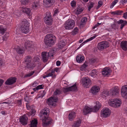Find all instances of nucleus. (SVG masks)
I'll return each mask as SVG.
<instances>
[{
  "mask_svg": "<svg viewBox=\"0 0 127 127\" xmlns=\"http://www.w3.org/2000/svg\"><path fill=\"white\" fill-rule=\"evenodd\" d=\"M49 112V109L45 108L43 109L39 113L40 118L42 120L43 125L44 127H47L52 123V120L50 118L48 117Z\"/></svg>",
  "mask_w": 127,
  "mask_h": 127,
  "instance_id": "nucleus-1",
  "label": "nucleus"
},
{
  "mask_svg": "<svg viewBox=\"0 0 127 127\" xmlns=\"http://www.w3.org/2000/svg\"><path fill=\"white\" fill-rule=\"evenodd\" d=\"M96 105L93 108H90L88 106H85L83 110V113L85 115L92 112H96L101 107V103L98 101L96 102Z\"/></svg>",
  "mask_w": 127,
  "mask_h": 127,
  "instance_id": "nucleus-2",
  "label": "nucleus"
},
{
  "mask_svg": "<svg viewBox=\"0 0 127 127\" xmlns=\"http://www.w3.org/2000/svg\"><path fill=\"white\" fill-rule=\"evenodd\" d=\"M56 40L55 36L52 34H48L45 37L44 42L45 45L50 46L54 44Z\"/></svg>",
  "mask_w": 127,
  "mask_h": 127,
  "instance_id": "nucleus-3",
  "label": "nucleus"
},
{
  "mask_svg": "<svg viewBox=\"0 0 127 127\" xmlns=\"http://www.w3.org/2000/svg\"><path fill=\"white\" fill-rule=\"evenodd\" d=\"M27 20H23L22 22L21 25V30L22 32L27 33L29 31V23Z\"/></svg>",
  "mask_w": 127,
  "mask_h": 127,
  "instance_id": "nucleus-4",
  "label": "nucleus"
},
{
  "mask_svg": "<svg viewBox=\"0 0 127 127\" xmlns=\"http://www.w3.org/2000/svg\"><path fill=\"white\" fill-rule=\"evenodd\" d=\"M75 25L74 21L72 19H68L65 22L64 27L66 30L73 29Z\"/></svg>",
  "mask_w": 127,
  "mask_h": 127,
  "instance_id": "nucleus-5",
  "label": "nucleus"
},
{
  "mask_svg": "<svg viewBox=\"0 0 127 127\" xmlns=\"http://www.w3.org/2000/svg\"><path fill=\"white\" fill-rule=\"evenodd\" d=\"M109 105L112 106L116 108L120 106L121 104V100L119 99H111L109 102Z\"/></svg>",
  "mask_w": 127,
  "mask_h": 127,
  "instance_id": "nucleus-6",
  "label": "nucleus"
},
{
  "mask_svg": "<svg viewBox=\"0 0 127 127\" xmlns=\"http://www.w3.org/2000/svg\"><path fill=\"white\" fill-rule=\"evenodd\" d=\"M51 14V13L49 12H47L46 16L44 18V22L48 25H50L52 24V19Z\"/></svg>",
  "mask_w": 127,
  "mask_h": 127,
  "instance_id": "nucleus-7",
  "label": "nucleus"
},
{
  "mask_svg": "<svg viewBox=\"0 0 127 127\" xmlns=\"http://www.w3.org/2000/svg\"><path fill=\"white\" fill-rule=\"evenodd\" d=\"M58 100V97H57L53 96L48 99L47 102L50 106H55L56 105L55 103L57 102Z\"/></svg>",
  "mask_w": 127,
  "mask_h": 127,
  "instance_id": "nucleus-8",
  "label": "nucleus"
},
{
  "mask_svg": "<svg viewBox=\"0 0 127 127\" xmlns=\"http://www.w3.org/2000/svg\"><path fill=\"white\" fill-rule=\"evenodd\" d=\"M108 43L106 41H103L101 42L98 44L97 47L98 49L101 51L108 47Z\"/></svg>",
  "mask_w": 127,
  "mask_h": 127,
  "instance_id": "nucleus-9",
  "label": "nucleus"
},
{
  "mask_svg": "<svg viewBox=\"0 0 127 127\" xmlns=\"http://www.w3.org/2000/svg\"><path fill=\"white\" fill-rule=\"evenodd\" d=\"M82 80V84L86 88H88L91 84V81L88 77L83 78Z\"/></svg>",
  "mask_w": 127,
  "mask_h": 127,
  "instance_id": "nucleus-10",
  "label": "nucleus"
},
{
  "mask_svg": "<svg viewBox=\"0 0 127 127\" xmlns=\"http://www.w3.org/2000/svg\"><path fill=\"white\" fill-rule=\"evenodd\" d=\"M109 91L110 96H117L119 95V90L117 87H115L112 88Z\"/></svg>",
  "mask_w": 127,
  "mask_h": 127,
  "instance_id": "nucleus-11",
  "label": "nucleus"
},
{
  "mask_svg": "<svg viewBox=\"0 0 127 127\" xmlns=\"http://www.w3.org/2000/svg\"><path fill=\"white\" fill-rule=\"evenodd\" d=\"M111 113V112L109 109L107 108H103L101 110V114L103 117L106 118L109 116Z\"/></svg>",
  "mask_w": 127,
  "mask_h": 127,
  "instance_id": "nucleus-12",
  "label": "nucleus"
},
{
  "mask_svg": "<svg viewBox=\"0 0 127 127\" xmlns=\"http://www.w3.org/2000/svg\"><path fill=\"white\" fill-rule=\"evenodd\" d=\"M121 93L122 96L126 99H127V85L123 86Z\"/></svg>",
  "mask_w": 127,
  "mask_h": 127,
  "instance_id": "nucleus-13",
  "label": "nucleus"
},
{
  "mask_svg": "<svg viewBox=\"0 0 127 127\" xmlns=\"http://www.w3.org/2000/svg\"><path fill=\"white\" fill-rule=\"evenodd\" d=\"M20 122L24 125H25L27 124L28 118L26 116L25 114H24L19 118Z\"/></svg>",
  "mask_w": 127,
  "mask_h": 127,
  "instance_id": "nucleus-14",
  "label": "nucleus"
},
{
  "mask_svg": "<svg viewBox=\"0 0 127 127\" xmlns=\"http://www.w3.org/2000/svg\"><path fill=\"white\" fill-rule=\"evenodd\" d=\"M16 79L15 77H11L7 79L5 82V84L7 85L13 84L16 81Z\"/></svg>",
  "mask_w": 127,
  "mask_h": 127,
  "instance_id": "nucleus-15",
  "label": "nucleus"
},
{
  "mask_svg": "<svg viewBox=\"0 0 127 127\" xmlns=\"http://www.w3.org/2000/svg\"><path fill=\"white\" fill-rule=\"evenodd\" d=\"M55 2V0H44V4L46 7L51 6L54 4Z\"/></svg>",
  "mask_w": 127,
  "mask_h": 127,
  "instance_id": "nucleus-16",
  "label": "nucleus"
},
{
  "mask_svg": "<svg viewBox=\"0 0 127 127\" xmlns=\"http://www.w3.org/2000/svg\"><path fill=\"white\" fill-rule=\"evenodd\" d=\"M25 46L26 49H31V48L33 47L32 42L29 41H27L25 42Z\"/></svg>",
  "mask_w": 127,
  "mask_h": 127,
  "instance_id": "nucleus-17",
  "label": "nucleus"
},
{
  "mask_svg": "<svg viewBox=\"0 0 127 127\" xmlns=\"http://www.w3.org/2000/svg\"><path fill=\"white\" fill-rule=\"evenodd\" d=\"M99 90V88L98 87L93 86L91 89V92L93 94L95 95L98 92Z\"/></svg>",
  "mask_w": 127,
  "mask_h": 127,
  "instance_id": "nucleus-18",
  "label": "nucleus"
},
{
  "mask_svg": "<svg viewBox=\"0 0 127 127\" xmlns=\"http://www.w3.org/2000/svg\"><path fill=\"white\" fill-rule=\"evenodd\" d=\"M21 10L23 13H25L28 15H29L31 11V10L30 8L25 7H22Z\"/></svg>",
  "mask_w": 127,
  "mask_h": 127,
  "instance_id": "nucleus-19",
  "label": "nucleus"
},
{
  "mask_svg": "<svg viewBox=\"0 0 127 127\" xmlns=\"http://www.w3.org/2000/svg\"><path fill=\"white\" fill-rule=\"evenodd\" d=\"M117 23L119 24H121V26L120 28L122 29L123 27L126 25H127V21H124L122 20H119L117 22Z\"/></svg>",
  "mask_w": 127,
  "mask_h": 127,
  "instance_id": "nucleus-20",
  "label": "nucleus"
},
{
  "mask_svg": "<svg viewBox=\"0 0 127 127\" xmlns=\"http://www.w3.org/2000/svg\"><path fill=\"white\" fill-rule=\"evenodd\" d=\"M46 54L47 53L45 52H42V59L44 63L46 62L48 59Z\"/></svg>",
  "mask_w": 127,
  "mask_h": 127,
  "instance_id": "nucleus-21",
  "label": "nucleus"
},
{
  "mask_svg": "<svg viewBox=\"0 0 127 127\" xmlns=\"http://www.w3.org/2000/svg\"><path fill=\"white\" fill-rule=\"evenodd\" d=\"M39 6V0H35L32 4V7L34 9H36Z\"/></svg>",
  "mask_w": 127,
  "mask_h": 127,
  "instance_id": "nucleus-22",
  "label": "nucleus"
},
{
  "mask_svg": "<svg viewBox=\"0 0 127 127\" xmlns=\"http://www.w3.org/2000/svg\"><path fill=\"white\" fill-rule=\"evenodd\" d=\"M121 46L122 49L125 51L127 50V41H122L121 43Z\"/></svg>",
  "mask_w": 127,
  "mask_h": 127,
  "instance_id": "nucleus-23",
  "label": "nucleus"
},
{
  "mask_svg": "<svg viewBox=\"0 0 127 127\" xmlns=\"http://www.w3.org/2000/svg\"><path fill=\"white\" fill-rule=\"evenodd\" d=\"M76 61L78 63H81L84 60V57L81 56V55H79L76 58Z\"/></svg>",
  "mask_w": 127,
  "mask_h": 127,
  "instance_id": "nucleus-24",
  "label": "nucleus"
},
{
  "mask_svg": "<svg viewBox=\"0 0 127 127\" xmlns=\"http://www.w3.org/2000/svg\"><path fill=\"white\" fill-rule=\"evenodd\" d=\"M81 121L80 119L75 121L72 126V127H79L81 124Z\"/></svg>",
  "mask_w": 127,
  "mask_h": 127,
  "instance_id": "nucleus-25",
  "label": "nucleus"
},
{
  "mask_svg": "<svg viewBox=\"0 0 127 127\" xmlns=\"http://www.w3.org/2000/svg\"><path fill=\"white\" fill-rule=\"evenodd\" d=\"M16 51L17 53L21 54L24 53V49L23 48H21L18 47L16 48Z\"/></svg>",
  "mask_w": 127,
  "mask_h": 127,
  "instance_id": "nucleus-26",
  "label": "nucleus"
},
{
  "mask_svg": "<svg viewBox=\"0 0 127 127\" xmlns=\"http://www.w3.org/2000/svg\"><path fill=\"white\" fill-rule=\"evenodd\" d=\"M37 124V120L34 119L31 122L30 127H36Z\"/></svg>",
  "mask_w": 127,
  "mask_h": 127,
  "instance_id": "nucleus-27",
  "label": "nucleus"
},
{
  "mask_svg": "<svg viewBox=\"0 0 127 127\" xmlns=\"http://www.w3.org/2000/svg\"><path fill=\"white\" fill-rule=\"evenodd\" d=\"M35 65L32 62L30 63H27L26 67L27 68H33L35 67Z\"/></svg>",
  "mask_w": 127,
  "mask_h": 127,
  "instance_id": "nucleus-28",
  "label": "nucleus"
},
{
  "mask_svg": "<svg viewBox=\"0 0 127 127\" xmlns=\"http://www.w3.org/2000/svg\"><path fill=\"white\" fill-rule=\"evenodd\" d=\"M68 117L69 120L72 121L75 117V113L73 112L70 113L69 114Z\"/></svg>",
  "mask_w": 127,
  "mask_h": 127,
  "instance_id": "nucleus-29",
  "label": "nucleus"
},
{
  "mask_svg": "<svg viewBox=\"0 0 127 127\" xmlns=\"http://www.w3.org/2000/svg\"><path fill=\"white\" fill-rule=\"evenodd\" d=\"M102 95L103 97L110 96V91H104L102 93Z\"/></svg>",
  "mask_w": 127,
  "mask_h": 127,
  "instance_id": "nucleus-30",
  "label": "nucleus"
},
{
  "mask_svg": "<svg viewBox=\"0 0 127 127\" xmlns=\"http://www.w3.org/2000/svg\"><path fill=\"white\" fill-rule=\"evenodd\" d=\"M109 69L107 68H105L103 69L102 71V74L104 76L107 75L109 73Z\"/></svg>",
  "mask_w": 127,
  "mask_h": 127,
  "instance_id": "nucleus-31",
  "label": "nucleus"
},
{
  "mask_svg": "<svg viewBox=\"0 0 127 127\" xmlns=\"http://www.w3.org/2000/svg\"><path fill=\"white\" fill-rule=\"evenodd\" d=\"M65 44V43L64 41L62 40L59 43L58 45V47L60 49L64 47Z\"/></svg>",
  "mask_w": 127,
  "mask_h": 127,
  "instance_id": "nucleus-32",
  "label": "nucleus"
},
{
  "mask_svg": "<svg viewBox=\"0 0 127 127\" xmlns=\"http://www.w3.org/2000/svg\"><path fill=\"white\" fill-rule=\"evenodd\" d=\"M70 90V91H75L77 89V87L76 84H74L73 85L69 87Z\"/></svg>",
  "mask_w": 127,
  "mask_h": 127,
  "instance_id": "nucleus-33",
  "label": "nucleus"
},
{
  "mask_svg": "<svg viewBox=\"0 0 127 127\" xmlns=\"http://www.w3.org/2000/svg\"><path fill=\"white\" fill-rule=\"evenodd\" d=\"M32 60V58L30 56H28L26 57L25 62L26 63H30Z\"/></svg>",
  "mask_w": 127,
  "mask_h": 127,
  "instance_id": "nucleus-34",
  "label": "nucleus"
},
{
  "mask_svg": "<svg viewBox=\"0 0 127 127\" xmlns=\"http://www.w3.org/2000/svg\"><path fill=\"white\" fill-rule=\"evenodd\" d=\"M61 91L59 89H56L54 93V95H59L61 94Z\"/></svg>",
  "mask_w": 127,
  "mask_h": 127,
  "instance_id": "nucleus-35",
  "label": "nucleus"
},
{
  "mask_svg": "<svg viewBox=\"0 0 127 127\" xmlns=\"http://www.w3.org/2000/svg\"><path fill=\"white\" fill-rule=\"evenodd\" d=\"M87 20V18L86 17H84L81 20L80 24L81 25H83Z\"/></svg>",
  "mask_w": 127,
  "mask_h": 127,
  "instance_id": "nucleus-36",
  "label": "nucleus"
},
{
  "mask_svg": "<svg viewBox=\"0 0 127 127\" xmlns=\"http://www.w3.org/2000/svg\"><path fill=\"white\" fill-rule=\"evenodd\" d=\"M97 70L96 69H94L92 71L90 75L92 77L95 76L97 75Z\"/></svg>",
  "mask_w": 127,
  "mask_h": 127,
  "instance_id": "nucleus-37",
  "label": "nucleus"
},
{
  "mask_svg": "<svg viewBox=\"0 0 127 127\" xmlns=\"http://www.w3.org/2000/svg\"><path fill=\"white\" fill-rule=\"evenodd\" d=\"M54 50H50L48 52V56L49 57H53L54 55Z\"/></svg>",
  "mask_w": 127,
  "mask_h": 127,
  "instance_id": "nucleus-38",
  "label": "nucleus"
},
{
  "mask_svg": "<svg viewBox=\"0 0 127 127\" xmlns=\"http://www.w3.org/2000/svg\"><path fill=\"white\" fill-rule=\"evenodd\" d=\"M29 0H21V2L22 5H26L28 3Z\"/></svg>",
  "mask_w": 127,
  "mask_h": 127,
  "instance_id": "nucleus-39",
  "label": "nucleus"
},
{
  "mask_svg": "<svg viewBox=\"0 0 127 127\" xmlns=\"http://www.w3.org/2000/svg\"><path fill=\"white\" fill-rule=\"evenodd\" d=\"M96 35H95L94 36H93V37H91L90 38H89V39H87V40H86L85 42H83L82 44H84V43H86L88 42H89L90 41L94 38H95L96 37Z\"/></svg>",
  "mask_w": 127,
  "mask_h": 127,
  "instance_id": "nucleus-40",
  "label": "nucleus"
},
{
  "mask_svg": "<svg viewBox=\"0 0 127 127\" xmlns=\"http://www.w3.org/2000/svg\"><path fill=\"white\" fill-rule=\"evenodd\" d=\"M94 3L93 2H90L88 6V10L90 11L91 8L93 7L94 5Z\"/></svg>",
  "mask_w": 127,
  "mask_h": 127,
  "instance_id": "nucleus-41",
  "label": "nucleus"
},
{
  "mask_svg": "<svg viewBox=\"0 0 127 127\" xmlns=\"http://www.w3.org/2000/svg\"><path fill=\"white\" fill-rule=\"evenodd\" d=\"M111 26L112 28L114 29H117L118 27L117 25H116L115 22H114L113 24L111 25Z\"/></svg>",
  "mask_w": 127,
  "mask_h": 127,
  "instance_id": "nucleus-42",
  "label": "nucleus"
},
{
  "mask_svg": "<svg viewBox=\"0 0 127 127\" xmlns=\"http://www.w3.org/2000/svg\"><path fill=\"white\" fill-rule=\"evenodd\" d=\"M63 91L64 93L70 91L69 88H63Z\"/></svg>",
  "mask_w": 127,
  "mask_h": 127,
  "instance_id": "nucleus-43",
  "label": "nucleus"
},
{
  "mask_svg": "<svg viewBox=\"0 0 127 127\" xmlns=\"http://www.w3.org/2000/svg\"><path fill=\"white\" fill-rule=\"evenodd\" d=\"M34 71H32L30 73L27 74L25 76V77H30L32 75L33 73H34Z\"/></svg>",
  "mask_w": 127,
  "mask_h": 127,
  "instance_id": "nucleus-44",
  "label": "nucleus"
},
{
  "mask_svg": "<svg viewBox=\"0 0 127 127\" xmlns=\"http://www.w3.org/2000/svg\"><path fill=\"white\" fill-rule=\"evenodd\" d=\"M8 37V34H5L3 37H2L3 41H6L7 40Z\"/></svg>",
  "mask_w": 127,
  "mask_h": 127,
  "instance_id": "nucleus-45",
  "label": "nucleus"
},
{
  "mask_svg": "<svg viewBox=\"0 0 127 127\" xmlns=\"http://www.w3.org/2000/svg\"><path fill=\"white\" fill-rule=\"evenodd\" d=\"M103 2L102 0H100L98 2V5L97 6V9H98L102 5Z\"/></svg>",
  "mask_w": 127,
  "mask_h": 127,
  "instance_id": "nucleus-46",
  "label": "nucleus"
},
{
  "mask_svg": "<svg viewBox=\"0 0 127 127\" xmlns=\"http://www.w3.org/2000/svg\"><path fill=\"white\" fill-rule=\"evenodd\" d=\"M83 10V9L82 8H78L77 10L76 13L78 14H80Z\"/></svg>",
  "mask_w": 127,
  "mask_h": 127,
  "instance_id": "nucleus-47",
  "label": "nucleus"
},
{
  "mask_svg": "<svg viewBox=\"0 0 127 127\" xmlns=\"http://www.w3.org/2000/svg\"><path fill=\"white\" fill-rule=\"evenodd\" d=\"M78 28L77 27L75 28L73 31V34L74 35L76 34L78 32Z\"/></svg>",
  "mask_w": 127,
  "mask_h": 127,
  "instance_id": "nucleus-48",
  "label": "nucleus"
},
{
  "mask_svg": "<svg viewBox=\"0 0 127 127\" xmlns=\"http://www.w3.org/2000/svg\"><path fill=\"white\" fill-rule=\"evenodd\" d=\"M71 6L73 7H75L76 5V2L75 1L73 0L71 2Z\"/></svg>",
  "mask_w": 127,
  "mask_h": 127,
  "instance_id": "nucleus-49",
  "label": "nucleus"
},
{
  "mask_svg": "<svg viewBox=\"0 0 127 127\" xmlns=\"http://www.w3.org/2000/svg\"><path fill=\"white\" fill-rule=\"evenodd\" d=\"M39 58L37 57H35L33 59V61L34 62L39 61Z\"/></svg>",
  "mask_w": 127,
  "mask_h": 127,
  "instance_id": "nucleus-50",
  "label": "nucleus"
},
{
  "mask_svg": "<svg viewBox=\"0 0 127 127\" xmlns=\"http://www.w3.org/2000/svg\"><path fill=\"white\" fill-rule=\"evenodd\" d=\"M87 65L85 64H84L80 68L81 70L83 71L85 70V69L87 67Z\"/></svg>",
  "mask_w": 127,
  "mask_h": 127,
  "instance_id": "nucleus-51",
  "label": "nucleus"
},
{
  "mask_svg": "<svg viewBox=\"0 0 127 127\" xmlns=\"http://www.w3.org/2000/svg\"><path fill=\"white\" fill-rule=\"evenodd\" d=\"M5 30L4 28L0 27V33H2V34H3L5 32Z\"/></svg>",
  "mask_w": 127,
  "mask_h": 127,
  "instance_id": "nucleus-52",
  "label": "nucleus"
},
{
  "mask_svg": "<svg viewBox=\"0 0 127 127\" xmlns=\"http://www.w3.org/2000/svg\"><path fill=\"white\" fill-rule=\"evenodd\" d=\"M45 94V91H43L41 93V95H40L39 97H42Z\"/></svg>",
  "mask_w": 127,
  "mask_h": 127,
  "instance_id": "nucleus-53",
  "label": "nucleus"
},
{
  "mask_svg": "<svg viewBox=\"0 0 127 127\" xmlns=\"http://www.w3.org/2000/svg\"><path fill=\"white\" fill-rule=\"evenodd\" d=\"M123 12L122 11H117V15H121Z\"/></svg>",
  "mask_w": 127,
  "mask_h": 127,
  "instance_id": "nucleus-54",
  "label": "nucleus"
},
{
  "mask_svg": "<svg viewBox=\"0 0 127 127\" xmlns=\"http://www.w3.org/2000/svg\"><path fill=\"white\" fill-rule=\"evenodd\" d=\"M96 61V59L94 58H92L90 60V62L92 63H95Z\"/></svg>",
  "mask_w": 127,
  "mask_h": 127,
  "instance_id": "nucleus-55",
  "label": "nucleus"
},
{
  "mask_svg": "<svg viewBox=\"0 0 127 127\" xmlns=\"http://www.w3.org/2000/svg\"><path fill=\"white\" fill-rule=\"evenodd\" d=\"M127 2V0H121L120 2L122 4H123Z\"/></svg>",
  "mask_w": 127,
  "mask_h": 127,
  "instance_id": "nucleus-56",
  "label": "nucleus"
},
{
  "mask_svg": "<svg viewBox=\"0 0 127 127\" xmlns=\"http://www.w3.org/2000/svg\"><path fill=\"white\" fill-rule=\"evenodd\" d=\"M22 99L18 100L17 101V103L19 105V106H20L22 104Z\"/></svg>",
  "mask_w": 127,
  "mask_h": 127,
  "instance_id": "nucleus-57",
  "label": "nucleus"
},
{
  "mask_svg": "<svg viewBox=\"0 0 127 127\" xmlns=\"http://www.w3.org/2000/svg\"><path fill=\"white\" fill-rule=\"evenodd\" d=\"M123 17L125 19H126L127 18V12H126L123 14Z\"/></svg>",
  "mask_w": 127,
  "mask_h": 127,
  "instance_id": "nucleus-58",
  "label": "nucleus"
},
{
  "mask_svg": "<svg viewBox=\"0 0 127 127\" xmlns=\"http://www.w3.org/2000/svg\"><path fill=\"white\" fill-rule=\"evenodd\" d=\"M4 82V81L2 79H0V87L2 85L3 83Z\"/></svg>",
  "mask_w": 127,
  "mask_h": 127,
  "instance_id": "nucleus-59",
  "label": "nucleus"
},
{
  "mask_svg": "<svg viewBox=\"0 0 127 127\" xmlns=\"http://www.w3.org/2000/svg\"><path fill=\"white\" fill-rule=\"evenodd\" d=\"M42 85H41L38 86L37 87L38 90L39 89H43V88L42 87Z\"/></svg>",
  "mask_w": 127,
  "mask_h": 127,
  "instance_id": "nucleus-60",
  "label": "nucleus"
},
{
  "mask_svg": "<svg viewBox=\"0 0 127 127\" xmlns=\"http://www.w3.org/2000/svg\"><path fill=\"white\" fill-rule=\"evenodd\" d=\"M3 64V62L2 59L0 58V66H2Z\"/></svg>",
  "mask_w": 127,
  "mask_h": 127,
  "instance_id": "nucleus-61",
  "label": "nucleus"
},
{
  "mask_svg": "<svg viewBox=\"0 0 127 127\" xmlns=\"http://www.w3.org/2000/svg\"><path fill=\"white\" fill-rule=\"evenodd\" d=\"M37 84V82H34L32 84V86L33 87H35L36 86Z\"/></svg>",
  "mask_w": 127,
  "mask_h": 127,
  "instance_id": "nucleus-62",
  "label": "nucleus"
},
{
  "mask_svg": "<svg viewBox=\"0 0 127 127\" xmlns=\"http://www.w3.org/2000/svg\"><path fill=\"white\" fill-rule=\"evenodd\" d=\"M61 63V62L60 61H57L56 64L57 66H59L60 65Z\"/></svg>",
  "mask_w": 127,
  "mask_h": 127,
  "instance_id": "nucleus-63",
  "label": "nucleus"
},
{
  "mask_svg": "<svg viewBox=\"0 0 127 127\" xmlns=\"http://www.w3.org/2000/svg\"><path fill=\"white\" fill-rule=\"evenodd\" d=\"M26 107L28 110L30 108V106L29 104L28 103H26Z\"/></svg>",
  "mask_w": 127,
  "mask_h": 127,
  "instance_id": "nucleus-64",
  "label": "nucleus"
}]
</instances>
